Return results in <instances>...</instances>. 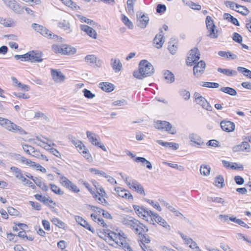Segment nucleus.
<instances>
[{
    "label": "nucleus",
    "mask_w": 251,
    "mask_h": 251,
    "mask_svg": "<svg viewBox=\"0 0 251 251\" xmlns=\"http://www.w3.org/2000/svg\"><path fill=\"white\" fill-rule=\"evenodd\" d=\"M153 73L154 68L151 64L146 60H142L139 64V70L134 71L133 75L136 78L142 79Z\"/></svg>",
    "instance_id": "f257e3e1"
},
{
    "label": "nucleus",
    "mask_w": 251,
    "mask_h": 251,
    "mask_svg": "<svg viewBox=\"0 0 251 251\" xmlns=\"http://www.w3.org/2000/svg\"><path fill=\"white\" fill-rule=\"evenodd\" d=\"M16 60L21 59L22 61H29L31 62H40L43 60L42 52L39 51H30L23 55H15Z\"/></svg>",
    "instance_id": "f03ea898"
},
{
    "label": "nucleus",
    "mask_w": 251,
    "mask_h": 251,
    "mask_svg": "<svg viewBox=\"0 0 251 251\" xmlns=\"http://www.w3.org/2000/svg\"><path fill=\"white\" fill-rule=\"evenodd\" d=\"M31 27L37 32L40 33L42 35L46 38L52 39L55 41H60L62 39L61 37H59L57 35L54 34L48 29L42 25L34 23L31 25Z\"/></svg>",
    "instance_id": "7ed1b4c3"
},
{
    "label": "nucleus",
    "mask_w": 251,
    "mask_h": 251,
    "mask_svg": "<svg viewBox=\"0 0 251 251\" xmlns=\"http://www.w3.org/2000/svg\"><path fill=\"white\" fill-rule=\"evenodd\" d=\"M154 126L158 130H165L169 134H175L176 133V128L173 126L169 122L166 121L158 120L155 121Z\"/></svg>",
    "instance_id": "20e7f679"
},
{
    "label": "nucleus",
    "mask_w": 251,
    "mask_h": 251,
    "mask_svg": "<svg viewBox=\"0 0 251 251\" xmlns=\"http://www.w3.org/2000/svg\"><path fill=\"white\" fill-rule=\"evenodd\" d=\"M129 227L137 234H141V233L147 232L149 231L148 228L146 226L135 218L133 219Z\"/></svg>",
    "instance_id": "39448f33"
},
{
    "label": "nucleus",
    "mask_w": 251,
    "mask_h": 251,
    "mask_svg": "<svg viewBox=\"0 0 251 251\" xmlns=\"http://www.w3.org/2000/svg\"><path fill=\"white\" fill-rule=\"evenodd\" d=\"M200 52L198 48H193L189 52L188 56L186 59V64L189 66H192L200 59Z\"/></svg>",
    "instance_id": "423d86ee"
},
{
    "label": "nucleus",
    "mask_w": 251,
    "mask_h": 251,
    "mask_svg": "<svg viewBox=\"0 0 251 251\" xmlns=\"http://www.w3.org/2000/svg\"><path fill=\"white\" fill-rule=\"evenodd\" d=\"M132 206L136 214L139 217H142L144 219H145L147 216L151 217L153 215L152 211L143 206L133 205Z\"/></svg>",
    "instance_id": "0eeeda50"
},
{
    "label": "nucleus",
    "mask_w": 251,
    "mask_h": 251,
    "mask_svg": "<svg viewBox=\"0 0 251 251\" xmlns=\"http://www.w3.org/2000/svg\"><path fill=\"white\" fill-rule=\"evenodd\" d=\"M206 27L209 32L208 36L212 38H216L218 36V31L214 24L213 21L211 18L208 16L206 18Z\"/></svg>",
    "instance_id": "6e6552de"
},
{
    "label": "nucleus",
    "mask_w": 251,
    "mask_h": 251,
    "mask_svg": "<svg viewBox=\"0 0 251 251\" xmlns=\"http://www.w3.org/2000/svg\"><path fill=\"white\" fill-rule=\"evenodd\" d=\"M2 127L13 132L19 133L21 134H26L25 132L21 127L15 125L7 119L5 121Z\"/></svg>",
    "instance_id": "1a4fd4ad"
},
{
    "label": "nucleus",
    "mask_w": 251,
    "mask_h": 251,
    "mask_svg": "<svg viewBox=\"0 0 251 251\" xmlns=\"http://www.w3.org/2000/svg\"><path fill=\"white\" fill-rule=\"evenodd\" d=\"M136 15L138 26L142 28H146L149 22L148 15L145 14L142 11H138Z\"/></svg>",
    "instance_id": "9d476101"
},
{
    "label": "nucleus",
    "mask_w": 251,
    "mask_h": 251,
    "mask_svg": "<svg viewBox=\"0 0 251 251\" xmlns=\"http://www.w3.org/2000/svg\"><path fill=\"white\" fill-rule=\"evenodd\" d=\"M86 135L89 141L92 143V144L100 148L103 151H107L104 145H101V143L99 141L98 139V138H99V136L98 135L93 133L89 131H86Z\"/></svg>",
    "instance_id": "9b49d317"
},
{
    "label": "nucleus",
    "mask_w": 251,
    "mask_h": 251,
    "mask_svg": "<svg viewBox=\"0 0 251 251\" xmlns=\"http://www.w3.org/2000/svg\"><path fill=\"white\" fill-rule=\"evenodd\" d=\"M153 220H154L157 223L167 229H171L170 226L167 224L166 221L162 217H161L158 214L154 213V212H153L152 217H151L150 223H151V222H153Z\"/></svg>",
    "instance_id": "f8f14e48"
},
{
    "label": "nucleus",
    "mask_w": 251,
    "mask_h": 251,
    "mask_svg": "<svg viewBox=\"0 0 251 251\" xmlns=\"http://www.w3.org/2000/svg\"><path fill=\"white\" fill-rule=\"evenodd\" d=\"M206 64L205 63L201 60L197 63L193 67V74L196 77H199L204 72Z\"/></svg>",
    "instance_id": "ddd939ff"
},
{
    "label": "nucleus",
    "mask_w": 251,
    "mask_h": 251,
    "mask_svg": "<svg viewBox=\"0 0 251 251\" xmlns=\"http://www.w3.org/2000/svg\"><path fill=\"white\" fill-rule=\"evenodd\" d=\"M220 126L222 130L226 132H230L234 131L235 127L234 123L227 120L221 121Z\"/></svg>",
    "instance_id": "4468645a"
},
{
    "label": "nucleus",
    "mask_w": 251,
    "mask_h": 251,
    "mask_svg": "<svg viewBox=\"0 0 251 251\" xmlns=\"http://www.w3.org/2000/svg\"><path fill=\"white\" fill-rule=\"evenodd\" d=\"M50 75L52 80L55 82L61 83L63 81V74L61 71L51 68Z\"/></svg>",
    "instance_id": "2eb2a0df"
},
{
    "label": "nucleus",
    "mask_w": 251,
    "mask_h": 251,
    "mask_svg": "<svg viewBox=\"0 0 251 251\" xmlns=\"http://www.w3.org/2000/svg\"><path fill=\"white\" fill-rule=\"evenodd\" d=\"M115 191L116 192L119 196L127 199L133 200L132 195L129 191L125 189H122L121 187H117L115 188Z\"/></svg>",
    "instance_id": "dca6fc26"
},
{
    "label": "nucleus",
    "mask_w": 251,
    "mask_h": 251,
    "mask_svg": "<svg viewBox=\"0 0 251 251\" xmlns=\"http://www.w3.org/2000/svg\"><path fill=\"white\" fill-rule=\"evenodd\" d=\"M80 28L82 31L85 32L90 37L94 39L97 38V33L91 27L85 25H80Z\"/></svg>",
    "instance_id": "f3484780"
},
{
    "label": "nucleus",
    "mask_w": 251,
    "mask_h": 251,
    "mask_svg": "<svg viewBox=\"0 0 251 251\" xmlns=\"http://www.w3.org/2000/svg\"><path fill=\"white\" fill-rule=\"evenodd\" d=\"M64 186L70 191L77 193L80 191L79 189L76 185L70 181L67 178L64 176Z\"/></svg>",
    "instance_id": "a211bd4d"
},
{
    "label": "nucleus",
    "mask_w": 251,
    "mask_h": 251,
    "mask_svg": "<svg viewBox=\"0 0 251 251\" xmlns=\"http://www.w3.org/2000/svg\"><path fill=\"white\" fill-rule=\"evenodd\" d=\"M129 188L135 190L140 194L145 195L143 187L136 180L133 179L131 180V186H129Z\"/></svg>",
    "instance_id": "6ab92c4d"
},
{
    "label": "nucleus",
    "mask_w": 251,
    "mask_h": 251,
    "mask_svg": "<svg viewBox=\"0 0 251 251\" xmlns=\"http://www.w3.org/2000/svg\"><path fill=\"white\" fill-rule=\"evenodd\" d=\"M8 6L12 9V10L17 14H21L22 13L24 7H21L15 0H11L10 4Z\"/></svg>",
    "instance_id": "aec40b11"
},
{
    "label": "nucleus",
    "mask_w": 251,
    "mask_h": 251,
    "mask_svg": "<svg viewBox=\"0 0 251 251\" xmlns=\"http://www.w3.org/2000/svg\"><path fill=\"white\" fill-rule=\"evenodd\" d=\"M163 75L164 79L167 80V82L169 83H172L175 80V77L174 74L169 70H164L163 71Z\"/></svg>",
    "instance_id": "412c9836"
},
{
    "label": "nucleus",
    "mask_w": 251,
    "mask_h": 251,
    "mask_svg": "<svg viewBox=\"0 0 251 251\" xmlns=\"http://www.w3.org/2000/svg\"><path fill=\"white\" fill-rule=\"evenodd\" d=\"M111 65L116 73L120 71L123 67L121 62L118 59H114L112 58L111 60Z\"/></svg>",
    "instance_id": "4be33fe9"
},
{
    "label": "nucleus",
    "mask_w": 251,
    "mask_h": 251,
    "mask_svg": "<svg viewBox=\"0 0 251 251\" xmlns=\"http://www.w3.org/2000/svg\"><path fill=\"white\" fill-rule=\"evenodd\" d=\"M200 99V100L196 101L197 103L201 106L203 109L211 111L212 107L206 100L203 97Z\"/></svg>",
    "instance_id": "5701e85b"
},
{
    "label": "nucleus",
    "mask_w": 251,
    "mask_h": 251,
    "mask_svg": "<svg viewBox=\"0 0 251 251\" xmlns=\"http://www.w3.org/2000/svg\"><path fill=\"white\" fill-rule=\"evenodd\" d=\"M99 87L103 91L106 92H110L114 89V85L112 84L106 82H100L99 84Z\"/></svg>",
    "instance_id": "b1692460"
},
{
    "label": "nucleus",
    "mask_w": 251,
    "mask_h": 251,
    "mask_svg": "<svg viewBox=\"0 0 251 251\" xmlns=\"http://www.w3.org/2000/svg\"><path fill=\"white\" fill-rule=\"evenodd\" d=\"M24 151L27 153L32 156H35L38 155V152L35 151V149L32 146L27 145H23Z\"/></svg>",
    "instance_id": "393cba45"
},
{
    "label": "nucleus",
    "mask_w": 251,
    "mask_h": 251,
    "mask_svg": "<svg viewBox=\"0 0 251 251\" xmlns=\"http://www.w3.org/2000/svg\"><path fill=\"white\" fill-rule=\"evenodd\" d=\"M134 161L137 163H142L143 165H146L149 170H151L152 168L151 163L144 157H136L135 158Z\"/></svg>",
    "instance_id": "a878e982"
},
{
    "label": "nucleus",
    "mask_w": 251,
    "mask_h": 251,
    "mask_svg": "<svg viewBox=\"0 0 251 251\" xmlns=\"http://www.w3.org/2000/svg\"><path fill=\"white\" fill-rule=\"evenodd\" d=\"M0 24L6 27H11L15 25V23L11 19H3L0 17Z\"/></svg>",
    "instance_id": "bb28decb"
},
{
    "label": "nucleus",
    "mask_w": 251,
    "mask_h": 251,
    "mask_svg": "<svg viewBox=\"0 0 251 251\" xmlns=\"http://www.w3.org/2000/svg\"><path fill=\"white\" fill-rule=\"evenodd\" d=\"M189 138L191 142H194L198 145H201L203 143L201 141V138L196 134L192 133L190 134Z\"/></svg>",
    "instance_id": "cd10ccee"
},
{
    "label": "nucleus",
    "mask_w": 251,
    "mask_h": 251,
    "mask_svg": "<svg viewBox=\"0 0 251 251\" xmlns=\"http://www.w3.org/2000/svg\"><path fill=\"white\" fill-rule=\"evenodd\" d=\"M217 71L218 72L222 73L227 76L236 75L237 74V73L236 71L231 70L229 69L219 68H218Z\"/></svg>",
    "instance_id": "c85d7f7f"
},
{
    "label": "nucleus",
    "mask_w": 251,
    "mask_h": 251,
    "mask_svg": "<svg viewBox=\"0 0 251 251\" xmlns=\"http://www.w3.org/2000/svg\"><path fill=\"white\" fill-rule=\"evenodd\" d=\"M218 55L226 58L235 59L237 58V56L235 54L230 51H220L218 52Z\"/></svg>",
    "instance_id": "c756f323"
},
{
    "label": "nucleus",
    "mask_w": 251,
    "mask_h": 251,
    "mask_svg": "<svg viewBox=\"0 0 251 251\" xmlns=\"http://www.w3.org/2000/svg\"><path fill=\"white\" fill-rule=\"evenodd\" d=\"M220 90L223 92H224L226 94H227L230 96H234L237 95L236 91L231 88L229 87H221Z\"/></svg>",
    "instance_id": "7c9ffc66"
},
{
    "label": "nucleus",
    "mask_w": 251,
    "mask_h": 251,
    "mask_svg": "<svg viewBox=\"0 0 251 251\" xmlns=\"http://www.w3.org/2000/svg\"><path fill=\"white\" fill-rule=\"evenodd\" d=\"M235 7L239 9L238 10L235 9V11L238 13L242 14L243 15L246 16L249 14V10L245 6H241L239 4L235 3Z\"/></svg>",
    "instance_id": "2f4dec72"
},
{
    "label": "nucleus",
    "mask_w": 251,
    "mask_h": 251,
    "mask_svg": "<svg viewBox=\"0 0 251 251\" xmlns=\"http://www.w3.org/2000/svg\"><path fill=\"white\" fill-rule=\"evenodd\" d=\"M78 18L81 22H85L90 25L93 26L94 27H96L98 25L97 23L91 19L87 18L81 15H78Z\"/></svg>",
    "instance_id": "473e14b6"
},
{
    "label": "nucleus",
    "mask_w": 251,
    "mask_h": 251,
    "mask_svg": "<svg viewBox=\"0 0 251 251\" xmlns=\"http://www.w3.org/2000/svg\"><path fill=\"white\" fill-rule=\"evenodd\" d=\"M164 42L163 36L161 34H157L153 39V44L162 47Z\"/></svg>",
    "instance_id": "72a5a7b5"
},
{
    "label": "nucleus",
    "mask_w": 251,
    "mask_h": 251,
    "mask_svg": "<svg viewBox=\"0 0 251 251\" xmlns=\"http://www.w3.org/2000/svg\"><path fill=\"white\" fill-rule=\"evenodd\" d=\"M121 20L128 28L130 29H132L133 28L134 26L132 22L130 21L126 16L122 14L121 16Z\"/></svg>",
    "instance_id": "f704fd0d"
},
{
    "label": "nucleus",
    "mask_w": 251,
    "mask_h": 251,
    "mask_svg": "<svg viewBox=\"0 0 251 251\" xmlns=\"http://www.w3.org/2000/svg\"><path fill=\"white\" fill-rule=\"evenodd\" d=\"M214 184L216 186L219 188H223L224 186V179L223 177L219 175L217 176L215 179Z\"/></svg>",
    "instance_id": "c9c22d12"
},
{
    "label": "nucleus",
    "mask_w": 251,
    "mask_h": 251,
    "mask_svg": "<svg viewBox=\"0 0 251 251\" xmlns=\"http://www.w3.org/2000/svg\"><path fill=\"white\" fill-rule=\"evenodd\" d=\"M85 60L89 65H92L97 63V57L95 55L90 54L85 56Z\"/></svg>",
    "instance_id": "e433bc0d"
},
{
    "label": "nucleus",
    "mask_w": 251,
    "mask_h": 251,
    "mask_svg": "<svg viewBox=\"0 0 251 251\" xmlns=\"http://www.w3.org/2000/svg\"><path fill=\"white\" fill-rule=\"evenodd\" d=\"M210 172V167L208 165H202L200 167V173L203 176H208Z\"/></svg>",
    "instance_id": "4c0bfd02"
},
{
    "label": "nucleus",
    "mask_w": 251,
    "mask_h": 251,
    "mask_svg": "<svg viewBox=\"0 0 251 251\" xmlns=\"http://www.w3.org/2000/svg\"><path fill=\"white\" fill-rule=\"evenodd\" d=\"M133 219L132 217L126 215L121 219V222L124 225L129 227Z\"/></svg>",
    "instance_id": "58836bf2"
},
{
    "label": "nucleus",
    "mask_w": 251,
    "mask_h": 251,
    "mask_svg": "<svg viewBox=\"0 0 251 251\" xmlns=\"http://www.w3.org/2000/svg\"><path fill=\"white\" fill-rule=\"evenodd\" d=\"M207 200L209 202H214L218 203H221L224 205L225 201L222 198L208 197Z\"/></svg>",
    "instance_id": "ea45409f"
},
{
    "label": "nucleus",
    "mask_w": 251,
    "mask_h": 251,
    "mask_svg": "<svg viewBox=\"0 0 251 251\" xmlns=\"http://www.w3.org/2000/svg\"><path fill=\"white\" fill-rule=\"evenodd\" d=\"M237 69L244 75L251 79V71L242 67H238Z\"/></svg>",
    "instance_id": "a19ab883"
},
{
    "label": "nucleus",
    "mask_w": 251,
    "mask_h": 251,
    "mask_svg": "<svg viewBox=\"0 0 251 251\" xmlns=\"http://www.w3.org/2000/svg\"><path fill=\"white\" fill-rule=\"evenodd\" d=\"M81 154L89 162H91L93 161L92 156L88 149H84V150L82 151V154Z\"/></svg>",
    "instance_id": "79ce46f5"
},
{
    "label": "nucleus",
    "mask_w": 251,
    "mask_h": 251,
    "mask_svg": "<svg viewBox=\"0 0 251 251\" xmlns=\"http://www.w3.org/2000/svg\"><path fill=\"white\" fill-rule=\"evenodd\" d=\"M186 5H188L192 9L197 10H200L201 8V5L195 3L192 1H188L186 2Z\"/></svg>",
    "instance_id": "37998d69"
},
{
    "label": "nucleus",
    "mask_w": 251,
    "mask_h": 251,
    "mask_svg": "<svg viewBox=\"0 0 251 251\" xmlns=\"http://www.w3.org/2000/svg\"><path fill=\"white\" fill-rule=\"evenodd\" d=\"M10 170L14 173V176L17 178H19L22 175L21 170L17 167L14 166L11 167Z\"/></svg>",
    "instance_id": "c03bdc74"
},
{
    "label": "nucleus",
    "mask_w": 251,
    "mask_h": 251,
    "mask_svg": "<svg viewBox=\"0 0 251 251\" xmlns=\"http://www.w3.org/2000/svg\"><path fill=\"white\" fill-rule=\"evenodd\" d=\"M180 95L186 100H188L190 97V94L189 91L184 89H182L179 91Z\"/></svg>",
    "instance_id": "a18cd8bd"
},
{
    "label": "nucleus",
    "mask_w": 251,
    "mask_h": 251,
    "mask_svg": "<svg viewBox=\"0 0 251 251\" xmlns=\"http://www.w3.org/2000/svg\"><path fill=\"white\" fill-rule=\"evenodd\" d=\"M136 0H127V5L128 11L130 13H134V3Z\"/></svg>",
    "instance_id": "49530a36"
},
{
    "label": "nucleus",
    "mask_w": 251,
    "mask_h": 251,
    "mask_svg": "<svg viewBox=\"0 0 251 251\" xmlns=\"http://www.w3.org/2000/svg\"><path fill=\"white\" fill-rule=\"evenodd\" d=\"M76 48H64V55H72L76 52Z\"/></svg>",
    "instance_id": "de8ad7c7"
},
{
    "label": "nucleus",
    "mask_w": 251,
    "mask_h": 251,
    "mask_svg": "<svg viewBox=\"0 0 251 251\" xmlns=\"http://www.w3.org/2000/svg\"><path fill=\"white\" fill-rule=\"evenodd\" d=\"M89 171L91 173H94L96 175H100L101 176H103L104 177L105 176L106 174L102 171H100L96 168H90Z\"/></svg>",
    "instance_id": "09e8293b"
},
{
    "label": "nucleus",
    "mask_w": 251,
    "mask_h": 251,
    "mask_svg": "<svg viewBox=\"0 0 251 251\" xmlns=\"http://www.w3.org/2000/svg\"><path fill=\"white\" fill-rule=\"evenodd\" d=\"M140 235V237L141 238V242L142 243H150L151 242V240L149 238V237L147 234H143L142 233H141V234H138Z\"/></svg>",
    "instance_id": "8fccbe9b"
},
{
    "label": "nucleus",
    "mask_w": 251,
    "mask_h": 251,
    "mask_svg": "<svg viewBox=\"0 0 251 251\" xmlns=\"http://www.w3.org/2000/svg\"><path fill=\"white\" fill-rule=\"evenodd\" d=\"M84 96L87 99H93L95 97V95L93 94L90 90L87 89H84L83 90Z\"/></svg>",
    "instance_id": "3c124183"
},
{
    "label": "nucleus",
    "mask_w": 251,
    "mask_h": 251,
    "mask_svg": "<svg viewBox=\"0 0 251 251\" xmlns=\"http://www.w3.org/2000/svg\"><path fill=\"white\" fill-rule=\"evenodd\" d=\"M64 4L72 9H76V4L71 0H66L64 1Z\"/></svg>",
    "instance_id": "603ef678"
},
{
    "label": "nucleus",
    "mask_w": 251,
    "mask_h": 251,
    "mask_svg": "<svg viewBox=\"0 0 251 251\" xmlns=\"http://www.w3.org/2000/svg\"><path fill=\"white\" fill-rule=\"evenodd\" d=\"M146 201L147 202H148L149 204L152 205V206L154 207L155 208H156V209H157L158 211H161L162 209L159 205V204L158 203V202H156L155 203L154 202V201L152 200H146Z\"/></svg>",
    "instance_id": "864d4df0"
},
{
    "label": "nucleus",
    "mask_w": 251,
    "mask_h": 251,
    "mask_svg": "<svg viewBox=\"0 0 251 251\" xmlns=\"http://www.w3.org/2000/svg\"><path fill=\"white\" fill-rule=\"evenodd\" d=\"M120 243L121 244L120 246H122L125 251H133L129 244L126 243L125 241L124 242H121Z\"/></svg>",
    "instance_id": "5fc2aeb1"
},
{
    "label": "nucleus",
    "mask_w": 251,
    "mask_h": 251,
    "mask_svg": "<svg viewBox=\"0 0 251 251\" xmlns=\"http://www.w3.org/2000/svg\"><path fill=\"white\" fill-rule=\"evenodd\" d=\"M7 212L9 214L12 216H17L19 214V211L12 207H8Z\"/></svg>",
    "instance_id": "6e6d98bb"
},
{
    "label": "nucleus",
    "mask_w": 251,
    "mask_h": 251,
    "mask_svg": "<svg viewBox=\"0 0 251 251\" xmlns=\"http://www.w3.org/2000/svg\"><path fill=\"white\" fill-rule=\"evenodd\" d=\"M127 104V101L124 100H117L113 102V105L115 106H124Z\"/></svg>",
    "instance_id": "4d7b16f0"
},
{
    "label": "nucleus",
    "mask_w": 251,
    "mask_h": 251,
    "mask_svg": "<svg viewBox=\"0 0 251 251\" xmlns=\"http://www.w3.org/2000/svg\"><path fill=\"white\" fill-rule=\"evenodd\" d=\"M166 10V7L164 4H159L157 5L156 11L158 13H162Z\"/></svg>",
    "instance_id": "13d9d810"
},
{
    "label": "nucleus",
    "mask_w": 251,
    "mask_h": 251,
    "mask_svg": "<svg viewBox=\"0 0 251 251\" xmlns=\"http://www.w3.org/2000/svg\"><path fill=\"white\" fill-rule=\"evenodd\" d=\"M13 94L18 98L23 99H27L29 98V96L27 94H25L24 93H13Z\"/></svg>",
    "instance_id": "bf43d9fd"
},
{
    "label": "nucleus",
    "mask_w": 251,
    "mask_h": 251,
    "mask_svg": "<svg viewBox=\"0 0 251 251\" xmlns=\"http://www.w3.org/2000/svg\"><path fill=\"white\" fill-rule=\"evenodd\" d=\"M29 203L33 209L36 210H40L41 209V206L39 203L30 201Z\"/></svg>",
    "instance_id": "052dcab7"
},
{
    "label": "nucleus",
    "mask_w": 251,
    "mask_h": 251,
    "mask_svg": "<svg viewBox=\"0 0 251 251\" xmlns=\"http://www.w3.org/2000/svg\"><path fill=\"white\" fill-rule=\"evenodd\" d=\"M206 145L208 146H212L214 147H217L220 146L219 141L214 139L208 141L206 143Z\"/></svg>",
    "instance_id": "680f3d73"
},
{
    "label": "nucleus",
    "mask_w": 251,
    "mask_h": 251,
    "mask_svg": "<svg viewBox=\"0 0 251 251\" xmlns=\"http://www.w3.org/2000/svg\"><path fill=\"white\" fill-rule=\"evenodd\" d=\"M233 40L237 43H240L242 41V36L237 33H234L232 37Z\"/></svg>",
    "instance_id": "e2e57ef3"
},
{
    "label": "nucleus",
    "mask_w": 251,
    "mask_h": 251,
    "mask_svg": "<svg viewBox=\"0 0 251 251\" xmlns=\"http://www.w3.org/2000/svg\"><path fill=\"white\" fill-rule=\"evenodd\" d=\"M34 118L37 119L42 118L46 121L48 120V118L43 113L40 111L36 112L35 113Z\"/></svg>",
    "instance_id": "0e129e2a"
},
{
    "label": "nucleus",
    "mask_w": 251,
    "mask_h": 251,
    "mask_svg": "<svg viewBox=\"0 0 251 251\" xmlns=\"http://www.w3.org/2000/svg\"><path fill=\"white\" fill-rule=\"evenodd\" d=\"M78 145L76 146L75 147L77 148V151H79V152L81 154H82V151L84 150V149H87V147L82 143V142H77Z\"/></svg>",
    "instance_id": "69168bd1"
},
{
    "label": "nucleus",
    "mask_w": 251,
    "mask_h": 251,
    "mask_svg": "<svg viewBox=\"0 0 251 251\" xmlns=\"http://www.w3.org/2000/svg\"><path fill=\"white\" fill-rule=\"evenodd\" d=\"M234 180L238 185H242L244 183V178L239 176H236L234 177Z\"/></svg>",
    "instance_id": "338daca9"
},
{
    "label": "nucleus",
    "mask_w": 251,
    "mask_h": 251,
    "mask_svg": "<svg viewBox=\"0 0 251 251\" xmlns=\"http://www.w3.org/2000/svg\"><path fill=\"white\" fill-rule=\"evenodd\" d=\"M76 222L82 226L84 223L86 222L83 218L79 216H75V217Z\"/></svg>",
    "instance_id": "774afa93"
}]
</instances>
